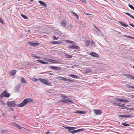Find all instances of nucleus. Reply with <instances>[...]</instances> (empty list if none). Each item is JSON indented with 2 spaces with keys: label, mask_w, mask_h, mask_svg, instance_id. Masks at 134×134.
Wrapping results in <instances>:
<instances>
[{
  "label": "nucleus",
  "mask_w": 134,
  "mask_h": 134,
  "mask_svg": "<svg viewBox=\"0 0 134 134\" xmlns=\"http://www.w3.org/2000/svg\"><path fill=\"white\" fill-rule=\"evenodd\" d=\"M65 128L69 130H68V132L71 133L72 134H75L78 132L83 131L85 130V129H80L78 130L71 131L70 130H74L75 129V127H65Z\"/></svg>",
  "instance_id": "f257e3e1"
},
{
  "label": "nucleus",
  "mask_w": 134,
  "mask_h": 134,
  "mask_svg": "<svg viewBox=\"0 0 134 134\" xmlns=\"http://www.w3.org/2000/svg\"><path fill=\"white\" fill-rule=\"evenodd\" d=\"M33 102V100L30 98H26L23 100L21 103L17 105L18 107H22L28 103H30Z\"/></svg>",
  "instance_id": "f03ea898"
},
{
  "label": "nucleus",
  "mask_w": 134,
  "mask_h": 134,
  "mask_svg": "<svg viewBox=\"0 0 134 134\" xmlns=\"http://www.w3.org/2000/svg\"><path fill=\"white\" fill-rule=\"evenodd\" d=\"M38 80L41 81L42 83L51 86V83L49 82L48 80L44 79L41 78H38Z\"/></svg>",
  "instance_id": "7ed1b4c3"
},
{
  "label": "nucleus",
  "mask_w": 134,
  "mask_h": 134,
  "mask_svg": "<svg viewBox=\"0 0 134 134\" xmlns=\"http://www.w3.org/2000/svg\"><path fill=\"white\" fill-rule=\"evenodd\" d=\"M7 90H4L3 92H2L0 95V97L1 98H2L4 97H9L10 96L9 94L7 92Z\"/></svg>",
  "instance_id": "20e7f679"
},
{
  "label": "nucleus",
  "mask_w": 134,
  "mask_h": 134,
  "mask_svg": "<svg viewBox=\"0 0 134 134\" xmlns=\"http://www.w3.org/2000/svg\"><path fill=\"white\" fill-rule=\"evenodd\" d=\"M16 103L15 102L13 101L8 102L7 103V105L9 107H14L16 106Z\"/></svg>",
  "instance_id": "39448f33"
},
{
  "label": "nucleus",
  "mask_w": 134,
  "mask_h": 134,
  "mask_svg": "<svg viewBox=\"0 0 134 134\" xmlns=\"http://www.w3.org/2000/svg\"><path fill=\"white\" fill-rule=\"evenodd\" d=\"M69 47L70 49H73L74 51H76L79 49V46L75 45L70 46Z\"/></svg>",
  "instance_id": "423d86ee"
},
{
  "label": "nucleus",
  "mask_w": 134,
  "mask_h": 134,
  "mask_svg": "<svg viewBox=\"0 0 134 134\" xmlns=\"http://www.w3.org/2000/svg\"><path fill=\"white\" fill-rule=\"evenodd\" d=\"M47 60L48 62H52L58 64H59L60 63V62H59V61L53 60L52 59H47Z\"/></svg>",
  "instance_id": "0eeeda50"
},
{
  "label": "nucleus",
  "mask_w": 134,
  "mask_h": 134,
  "mask_svg": "<svg viewBox=\"0 0 134 134\" xmlns=\"http://www.w3.org/2000/svg\"><path fill=\"white\" fill-rule=\"evenodd\" d=\"M93 111L95 113V114L97 115H100L102 113V111L98 109H93Z\"/></svg>",
  "instance_id": "6e6552de"
},
{
  "label": "nucleus",
  "mask_w": 134,
  "mask_h": 134,
  "mask_svg": "<svg viewBox=\"0 0 134 134\" xmlns=\"http://www.w3.org/2000/svg\"><path fill=\"white\" fill-rule=\"evenodd\" d=\"M89 54L90 55L94 57H95L98 58L99 57V56L98 54L95 52H91L89 53Z\"/></svg>",
  "instance_id": "1a4fd4ad"
},
{
  "label": "nucleus",
  "mask_w": 134,
  "mask_h": 134,
  "mask_svg": "<svg viewBox=\"0 0 134 134\" xmlns=\"http://www.w3.org/2000/svg\"><path fill=\"white\" fill-rule=\"evenodd\" d=\"M28 44L31 46H33L34 47H36L37 46H38L39 45L40 43L38 42H29L28 43Z\"/></svg>",
  "instance_id": "9d476101"
},
{
  "label": "nucleus",
  "mask_w": 134,
  "mask_h": 134,
  "mask_svg": "<svg viewBox=\"0 0 134 134\" xmlns=\"http://www.w3.org/2000/svg\"><path fill=\"white\" fill-rule=\"evenodd\" d=\"M60 102L62 103H67V102H70L71 103H73L72 101L71 100H69L68 99H62L60 100Z\"/></svg>",
  "instance_id": "9b49d317"
},
{
  "label": "nucleus",
  "mask_w": 134,
  "mask_h": 134,
  "mask_svg": "<svg viewBox=\"0 0 134 134\" xmlns=\"http://www.w3.org/2000/svg\"><path fill=\"white\" fill-rule=\"evenodd\" d=\"M49 68L55 70H60V68L59 67H57L53 66H49Z\"/></svg>",
  "instance_id": "f8f14e48"
},
{
  "label": "nucleus",
  "mask_w": 134,
  "mask_h": 134,
  "mask_svg": "<svg viewBox=\"0 0 134 134\" xmlns=\"http://www.w3.org/2000/svg\"><path fill=\"white\" fill-rule=\"evenodd\" d=\"M124 75L126 77L130 78L131 79L134 80V76H133L131 75L128 74H125Z\"/></svg>",
  "instance_id": "ddd939ff"
},
{
  "label": "nucleus",
  "mask_w": 134,
  "mask_h": 134,
  "mask_svg": "<svg viewBox=\"0 0 134 134\" xmlns=\"http://www.w3.org/2000/svg\"><path fill=\"white\" fill-rule=\"evenodd\" d=\"M21 82L23 84H25L27 83L26 80L23 77H22L20 80Z\"/></svg>",
  "instance_id": "4468645a"
},
{
  "label": "nucleus",
  "mask_w": 134,
  "mask_h": 134,
  "mask_svg": "<svg viewBox=\"0 0 134 134\" xmlns=\"http://www.w3.org/2000/svg\"><path fill=\"white\" fill-rule=\"evenodd\" d=\"M38 2L41 5L45 7H47V5L46 4L42 1L40 0L38 1Z\"/></svg>",
  "instance_id": "2eb2a0df"
},
{
  "label": "nucleus",
  "mask_w": 134,
  "mask_h": 134,
  "mask_svg": "<svg viewBox=\"0 0 134 134\" xmlns=\"http://www.w3.org/2000/svg\"><path fill=\"white\" fill-rule=\"evenodd\" d=\"M114 104L115 105L118 106L120 107H124L125 105L124 104H121L120 103L116 102H114Z\"/></svg>",
  "instance_id": "dca6fc26"
},
{
  "label": "nucleus",
  "mask_w": 134,
  "mask_h": 134,
  "mask_svg": "<svg viewBox=\"0 0 134 134\" xmlns=\"http://www.w3.org/2000/svg\"><path fill=\"white\" fill-rule=\"evenodd\" d=\"M129 105H127L126 107H125L124 109L129 110H134V107H133L132 108H130L128 107Z\"/></svg>",
  "instance_id": "f3484780"
},
{
  "label": "nucleus",
  "mask_w": 134,
  "mask_h": 134,
  "mask_svg": "<svg viewBox=\"0 0 134 134\" xmlns=\"http://www.w3.org/2000/svg\"><path fill=\"white\" fill-rule=\"evenodd\" d=\"M16 72L17 71L16 70H13L10 72V74L11 75L13 76L16 73Z\"/></svg>",
  "instance_id": "a211bd4d"
},
{
  "label": "nucleus",
  "mask_w": 134,
  "mask_h": 134,
  "mask_svg": "<svg viewBox=\"0 0 134 134\" xmlns=\"http://www.w3.org/2000/svg\"><path fill=\"white\" fill-rule=\"evenodd\" d=\"M51 42L54 44H59L61 43V42L60 41H52Z\"/></svg>",
  "instance_id": "6ab92c4d"
},
{
  "label": "nucleus",
  "mask_w": 134,
  "mask_h": 134,
  "mask_svg": "<svg viewBox=\"0 0 134 134\" xmlns=\"http://www.w3.org/2000/svg\"><path fill=\"white\" fill-rule=\"evenodd\" d=\"M90 41L89 40L86 41L85 42V44L86 46H88L90 44Z\"/></svg>",
  "instance_id": "aec40b11"
},
{
  "label": "nucleus",
  "mask_w": 134,
  "mask_h": 134,
  "mask_svg": "<svg viewBox=\"0 0 134 134\" xmlns=\"http://www.w3.org/2000/svg\"><path fill=\"white\" fill-rule=\"evenodd\" d=\"M13 124L15 126H16L19 129H22V127H21V126L19 125L16 123H14Z\"/></svg>",
  "instance_id": "412c9836"
},
{
  "label": "nucleus",
  "mask_w": 134,
  "mask_h": 134,
  "mask_svg": "<svg viewBox=\"0 0 134 134\" xmlns=\"http://www.w3.org/2000/svg\"><path fill=\"white\" fill-rule=\"evenodd\" d=\"M60 24L64 27H65L66 25V23L65 21L63 20L61 22Z\"/></svg>",
  "instance_id": "4be33fe9"
},
{
  "label": "nucleus",
  "mask_w": 134,
  "mask_h": 134,
  "mask_svg": "<svg viewBox=\"0 0 134 134\" xmlns=\"http://www.w3.org/2000/svg\"><path fill=\"white\" fill-rule=\"evenodd\" d=\"M74 113H75L85 114L86 113V111H77L74 112Z\"/></svg>",
  "instance_id": "5701e85b"
},
{
  "label": "nucleus",
  "mask_w": 134,
  "mask_h": 134,
  "mask_svg": "<svg viewBox=\"0 0 134 134\" xmlns=\"http://www.w3.org/2000/svg\"><path fill=\"white\" fill-rule=\"evenodd\" d=\"M64 80L66 81L70 82H75V81L74 80H72L68 79L65 78H64Z\"/></svg>",
  "instance_id": "b1692460"
},
{
  "label": "nucleus",
  "mask_w": 134,
  "mask_h": 134,
  "mask_svg": "<svg viewBox=\"0 0 134 134\" xmlns=\"http://www.w3.org/2000/svg\"><path fill=\"white\" fill-rule=\"evenodd\" d=\"M37 61H38V62H39L41 63H42L43 64H48V63L47 62H44V61H43L42 60H37Z\"/></svg>",
  "instance_id": "393cba45"
},
{
  "label": "nucleus",
  "mask_w": 134,
  "mask_h": 134,
  "mask_svg": "<svg viewBox=\"0 0 134 134\" xmlns=\"http://www.w3.org/2000/svg\"><path fill=\"white\" fill-rule=\"evenodd\" d=\"M66 41L67 42L70 43L72 44H76V43L74 42L73 41H71L70 40H66Z\"/></svg>",
  "instance_id": "a878e982"
},
{
  "label": "nucleus",
  "mask_w": 134,
  "mask_h": 134,
  "mask_svg": "<svg viewBox=\"0 0 134 134\" xmlns=\"http://www.w3.org/2000/svg\"><path fill=\"white\" fill-rule=\"evenodd\" d=\"M69 76L74 78H79V77L77 75L72 74H70L69 75Z\"/></svg>",
  "instance_id": "bb28decb"
},
{
  "label": "nucleus",
  "mask_w": 134,
  "mask_h": 134,
  "mask_svg": "<svg viewBox=\"0 0 134 134\" xmlns=\"http://www.w3.org/2000/svg\"><path fill=\"white\" fill-rule=\"evenodd\" d=\"M71 14L74 15V16L76 17V18L77 19H79V17L77 14L76 13L73 12L72 11L71 12Z\"/></svg>",
  "instance_id": "cd10ccee"
},
{
  "label": "nucleus",
  "mask_w": 134,
  "mask_h": 134,
  "mask_svg": "<svg viewBox=\"0 0 134 134\" xmlns=\"http://www.w3.org/2000/svg\"><path fill=\"white\" fill-rule=\"evenodd\" d=\"M125 13L129 17L132 18L134 19V17L128 13Z\"/></svg>",
  "instance_id": "c85d7f7f"
},
{
  "label": "nucleus",
  "mask_w": 134,
  "mask_h": 134,
  "mask_svg": "<svg viewBox=\"0 0 134 134\" xmlns=\"http://www.w3.org/2000/svg\"><path fill=\"white\" fill-rule=\"evenodd\" d=\"M5 104L2 100H0V105L2 106H5Z\"/></svg>",
  "instance_id": "c756f323"
},
{
  "label": "nucleus",
  "mask_w": 134,
  "mask_h": 134,
  "mask_svg": "<svg viewBox=\"0 0 134 134\" xmlns=\"http://www.w3.org/2000/svg\"><path fill=\"white\" fill-rule=\"evenodd\" d=\"M31 80L32 81H33L34 82H37L38 80V79H36V78H32V79H31Z\"/></svg>",
  "instance_id": "7c9ffc66"
},
{
  "label": "nucleus",
  "mask_w": 134,
  "mask_h": 134,
  "mask_svg": "<svg viewBox=\"0 0 134 134\" xmlns=\"http://www.w3.org/2000/svg\"><path fill=\"white\" fill-rule=\"evenodd\" d=\"M65 56L66 58H71L72 57V56L71 55H69V54H65Z\"/></svg>",
  "instance_id": "2f4dec72"
},
{
  "label": "nucleus",
  "mask_w": 134,
  "mask_h": 134,
  "mask_svg": "<svg viewBox=\"0 0 134 134\" xmlns=\"http://www.w3.org/2000/svg\"><path fill=\"white\" fill-rule=\"evenodd\" d=\"M21 16L24 19H28V18L27 16L25 15H24L21 14Z\"/></svg>",
  "instance_id": "473e14b6"
},
{
  "label": "nucleus",
  "mask_w": 134,
  "mask_h": 134,
  "mask_svg": "<svg viewBox=\"0 0 134 134\" xmlns=\"http://www.w3.org/2000/svg\"><path fill=\"white\" fill-rule=\"evenodd\" d=\"M121 24L122 25V26L124 27H127L128 26V25H126L125 23L123 22H121Z\"/></svg>",
  "instance_id": "72a5a7b5"
},
{
  "label": "nucleus",
  "mask_w": 134,
  "mask_h": 134,
  "mask_svg": "<svg viewBox=\"0 0 134 134\" xmlns=\"http://www.w3.org/2000/svg\"><path fill=\"white\" fill-rule=\"evenodd\" d=\"M121 102H126V103H128L129 102V101L127 100L122 99H121Z\"/></svg>",
  "instance_id": "f704fd0d"
},
{
  "label": "nucleus",
  "mask_w": 134,
  "mask_h": 134,
  "mask_svg": "<svg viewBox=\"0 0 134 134\" xmlns=\"http://www.w3.org/2000/svg\"><path fill=\"white\" fill-rule=\"evenodd\" d=\"M133 86L131 85H127L126 86L127 88H132Z\"/></svg>",
  "instance_id": "c9c22d12"
},
{
  "label": "nucleus",
  "mask_w": 134,
  "mask_h": 134,
  "mask_svg": "<svg viewBox=\"0 0 134 134\" xmlns=\"http://www.w3.org/2000/svg\"><path fill=\"white\" fill-rule=\"evenodd\" d=\"M121 124L123 125L126 126H129L130 125L129 124L126 123H122Z\"/></svg>",
  "instance_id": "e433bc0d"
},
{
  "label": "nucleus",
  "mask_w": 134,
  "mask_h": 134,
  "mask_svg": "<svg viewBox=\"0 0 134 134\" xmlns=\"http://www.w3.org/2000/svg\"><path fill=\"white\" fill-rule=\"evenodd\" d=\"M128 6L130 7L132 9L134 10V7L132 6V5H130L129 4Z\"/></svg>",
  "instance_id": "4c0bfd02"
},
{
  "label": "nucleus",
  "mask_w": 134,
  "mask_h": 134,
  "mask_svg": "<svg viewBox=\"0 0 134 134\" xmlns=\"http://www.w3.org/2000/svg\"><path fill=\"white\" fill-rule=\"evenodd\" d=\"M124 116L125 118H129L132 116L131 115H124Z\"/></svg>",
  "instance_id": "58836bf2"
},
{
  "label": "nucleus",
  "mask_w": 134,
  "mask_h": 134,
  "mask_svg": "<svg viewBox=\"0 0 134 134\" xmlns=\"http://www.w3.org/2000/svg\"><path fill=\"white\" fill-rule=\"evenodd\" d=\"M94 44V42L93 40L91 41L90 43V44L91 46H92Z\"/></svg>",
  "instance_id": "ea45409f"
},
{
  "label": "nucleus",
  "mask_w": 134,
  "mask_h": 134,
  "mask_svg": "<svg viewBox=\"0 0 134 134\" xmlns=\"http://www.w3.org/2000/svg\"><path fill=\"white\" fill-rule=\"evenodd\" d=\"M126 36V37H128L130 38L134 39V37H133L132 36Z\"/></svg>",
  "instance_id": "a19ab883"
},
{
  "label": "nucleus",
  "mask_w": 134,
  "mask_h": 134,
  "mask_svg": "<svg viewBox=\"0 0 134 134\" xmlns=\"http://www.w3.org/2000/svg\"><path fill=\"white\" fill-rule=\"evenodd\" d=\"M64 77H59L58 78V79L60 80H64Z\"/></svg>",
  "instance_id": "79ce46f5"
},
{
  "label": "nucleus",
  "mask_w": 134,
  "mask_h": 134,
  "mask_svg": "<svg viewBox=\"0 0 134 134\" xmlns=\"http://www.w3.org/2000/svg\"><path fill=\"white\" fill-rule=\"evenodd\" d=\"M61 97L63 98H68V97L67 96H66L64 95H62Z\"/></svg>",
  "instance_id": "37998d69"
},
{
  "label": "nucleus",
  "mask_w": 134,
  "mask_h": 134,
  "mask_svg": "<svg viewBox=\"0 0 134 134\" xmlns=\"http://www.w3.org/2000/svg\"><path fill=\"white\" fill-rule=\"evenodd\" d=\"M121 99L119 98H117L115 99V100L117 101L121 102Z\"/></svg>",
  "instance_id": "c03bdc74"
},
{
  "label": "nucleus",
  "mask_w": 134,
  "mask_h": 134,
  "mask_svg": "<svg viewBox=\"0 0 134 134\" xmlns=\"http://www.w3.org/2000/svg\"><path fill=\"white\" fill-rule=\"evenodd\" d=\"M0 22L2 24H3L4 23V21L2 20L1 19H0Z\"/></svg>",
  "instance_id": "a18cd8bd"
},
{
  "label": "nucleus",
  "mask_w": 134,
  "mask_h": 134,
  "mask_svg": "<svg viewBox=\"0 0 134 134\" xmlns=\"http://www.w3.org/2000/svg\"><path fill=\"white\" fill-rule=\"evenodd\" d=\"M21 129H22V130L24 131H25V130H27L24 127H22Z\"/></svg>",
  "instance_id": "49530a36"
},
{
  "label": "nucleus",
  "mask_w": 134,
  "mask_h": 134,
  "mask_svg": "<svg viewBox=\"0 0 134 134\" xmlns=\"http://www.w3.org/2000/svg\"><path fill=\"white\" fill-rule=\"evenodd\" d=\"M118 116L119 117H122V118L125 117L124 115H119Z\"/></svg>",
  "instance_id": "de8ad7c7"
},
{
  "label": "nucleus",
  "mask_w": 134,
  "mask_h": 134,
  "mask_svg": "<svg viewBox=\"0 0 134 134\" xmlns=\"http://www.w3.org/2000/svg\"><path fill=\"white\" fill-rule=\"evenodd\" d=\"M129 25H130L131 26H132L134 28V25H133L132 24H129Z\"/></svg>",
  "instance_id": "09e8293b"
},
{
  "label": "nucleus",
  "mask_w": 134,
  "mask_h": 134,
  "mask_svg": "<svg viewBox=\"0 0 134 134\" xmlns=\"http://www.w3.org/2000/svg\"><path fill=\"white\" fill-rule=\"evenodd\" d=\"M35 58L38 59H40V57L37 56H35Z\"/></svg>",
  "instance_id": "8fccbe9b"
},
{
  "label": "nucleus",
  "mask_w": 134,
  "mask_h": 134,
  "mask_svg": "<svg viewBox=\"0 0 134 134\" xmlns=\"http://www.w3.org/2000/svg\"><path fill=\"white\" fill-rule=\"evenodd\" d=\"M35 58L38 59H40V57L37 56H35Z\"/></svg>",
  "instance_id": "3c124183"
},
{
  "label": "nucleus",
  "mask_w": 134,
  "mask_h": 134,
  "mask_svg": "<svg viewBox=\"0 0 134 134\" xmlns=\"http://www.w3.org/2000/svg\"><path fill=\"white\" fill-rule=\"evenodd\" d=\"M35 55L34 54H32L31 55V57H33L35 58Z\"/></svg>",
  "instance_id": "603ef678"
},
{
  "label": "nucleus",
  "mask_w": 134,
  "mask_h": 134,
  "mask_svg": "<svg viewBox=\"0 0 134 134\" xmlns=\"http://www.w3.org/2000/svg\"><path fill=\"white\" fill-rule=\"evenodd\" d=\"M85 14L87 15H92L91 14H90L88 13H86Z\"/></svg>",
  "instance_id": "864d4df0"
},
{
  "label": "nucleus",
  "mask_w": 134,
  "mask_h": 134,
  "mask_svg": "<svg viewBox=\"0 0 134 134\" xmlns=\"http://www.w3.org/2000/svg\"><path fill=\"white\" fill-rule=\"evenodd\" d=\"M53 38L54 39H55V40H57V38L55 36H53Z\"/></svg>",
  "instance_id": "5fc2aeb1"
},
{
  "label": "nucleus",
  "mask_w": 134,
  "mask_h": 134,
  "mask_svg": "<svg viewBox=\"0 0 134 134\" xmlns=\"http://www.w3.org/2000/svg\"><path fill=\"white\" fill-rule=\"evenodd\" d=\"M5 130H3L1 131L2 133H4L5 132Z\"/></svg>",
  "instance_id": "6e6d98bb"
},
{
  "label": "nucleus",
  "mask_w": 134,
  "mask_h": 134,
  "mask_svg": "<svg viewBox=\"0 0 134 134\" xmlns=\"http://www.w3.org/2000/svg\"><path fill=\"white\" fill-rule=\"evenodd\" d=\"M50 133V132L49 131L46 132V134H48L49 133Z\"/></svg>",
  "instance_id": "4d7b16f0"
},
{
  "label": "nucleus",
  "mask_w": 134,
  "mask_h": 134,
  "mask_svg": "<svg viewBox=\"0 0 134 134\" xmlns=\"http://www.w3.org/2000/svg\"><path fill=\"white\" fill-rule=\"evenodd\" d=\"M130 97L132 98H134V95H131V96Z\"/></svg>",
  "instance_id": "13d9d810"
},
{
  "label": "nucleus",
  "mask_w": 134,
  "mask_h": 134,
  "mask_svg": "<svg viewBox=\"0 0 134 134\" xmlns=\"http://www.w3.org/2000/svg\"><path fill=\"white\" fill-rule=\"evenodd\" d=\"M13 118L14 119H15L16 118V116H15L14 115L13 116Z\"/></svg>",
  "instance_id": "bf43d9fd"
},
{
  "label": "nucleus",
  "mask_w": 134,
  "mask_h": 134,
  "mask_svg": "<svg viewBox=\"0 0 134 134\" xmlns=\"http://www.w3.org/2000/svg\"><path fill=\"white\" fill-rule=\"evenodd\" d=\"M10 109H11V110L12 111H13V108H11Z\"/></svg>",
  "instance_id": "052dcab7"
},
{
  "label": "nucleus",
  "mask_w": 134,
  "mask_h": 134,
  "mask_svg": "<svg viewBox=\"0 0 134 134\" xmlns=\"http://www.w3.org/2000/svg\"><path fill=\"white\" fill-rule=\"evenodd\" d=\"M95 28L98 30L99 31V30H98L96 27H95Z\"/></svg>",
  "instance_id": "680f3d73"
},
{
  "label": "nucleus",
  "mask_w": 134,
  "mask_h": 134,
  "mask_svg": "<svg viewBox=\"0 0 134 134\" xmlns=\"http://www.w3.org/2000/svg\"><path fill=\"white\" fill-rule=\"evenodd\" d=\"M133 89H134V86H133Z\"/></svg>",
  "instance_id": "e2e57ef3"
},
{
  "label": "nucleus",
  "mask_w": 134,
  "mask_h": 134,
  "mask_svg": "<svg viewBox=\"0 0 134 134\" xmlns=\"http://www.w3.org/2000/svg\"><path fill=\"white\" fill-rule=\"evenodd\" d=\"M133 68L134 69V66H133Z\"/></svg>",
  "instance_id": "0e129e2a"
},
{
  "label": "nucleus",
  "mask_w": 134,
  "mask_h": 134,
  "mask_svg": "<svg viewBox=\"0 0 134 134\" xmlns=\"http://www.w3.org/2000/svg\"><path fill=\"white\" fill-rule=\"evenodd\" d=\"M46 72H44V73H42V74H43L44 73H46Z\"/></svg>",
  "instance_id": "69168bd1"
},
{
  "label": "nucleus",
  "mask_w": 134,
  "mask_h": 134,
  "mask_svg": "<svg viewBox=\"0 0 134 134\" xmlns=\"http://www.w3.org/2000/svg\"><path fill=\"white\" fill-rule=\"evenodd\" d=\"M51 74V75H52V74H52H52Z\"/></svg>",
  "instance_id": "338daca9"
}]
</instances>
